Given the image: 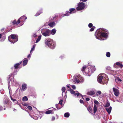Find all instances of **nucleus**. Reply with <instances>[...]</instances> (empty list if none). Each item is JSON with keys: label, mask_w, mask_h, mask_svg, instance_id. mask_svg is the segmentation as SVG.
Returning <instances> with one entry per match:
<instances>
[{"label": "nucleus", "mask_w": 123, "mask_h": 123, "mask_svg": "<svg viewBox=\"0 0 123 123\" xmlns=\"http://www.w3.org/2000/svg\"><path fill=\"white\" fill-rule=\"evenodd\" d=\"M72 88L74 89H75L76 88L75 86L74 85H72Z\"/></svg>", "instance_id": "obj_42"}, {"label": "nucleus", "mask_w": 123, "mask_h": 123, "mask_svg": "<svg viewBox=\"0 0 123 123\" xmlns=\"http://www.w3.org/2000/svg\"><path fill=\"white\" fill-rule=\"evenodd\" d=\"M66 89L65 87H63L62 89V95H63V93L64 92H65V90Z\"/></svg>", "instance_id": "obj_29"}, {"label": "nucleus", "mask_w": 123, "mask_h": 123, "mask_svg": "<svg viewBox=\"0 0 123 123\" xmlns=\"http://www.w3.org/2000/svg\"><path fill=\"white\" fill-rule=\"evenodd\" d=\"M53 110L54 111H55L56 110V109L55 108H53Z\"/></svg>", "instance_id": "obj_57"}, {"label": "nucleus", "mask_w": 123, "mask_h": 123, "mask_svg": "<svg viewBox=\"0 0 123 123\" xmlns=\"http://www.w3.org/2000/svg\"><path fill=\"white\" fill-rule=\"evenodd\" d=\"M101 94V92L100 91H97L96 93V95L98 97H100V96Z\"/></svg>", "instance_id": "obj_15"}, {"label": "nucleus", "mask_w": 123, "mask_h": 123, "mask_svg": "<svg viewBox=\"0 0 123 123\" xmlns=\"http://www.w3.org/2000/svg\"><path fill=\"white\" fill-rule=\"evenodd\" d=\"M90 68L91 71H89V69L88 68H86L85 66H84L81 68V71H84V72H83L84 74L87 76H90L92 74L93 72L96 70L95 67L94 66H90Z\"/></svg>", "instance_id": "obj_2"}, {"label": "nucleus", "mask_w": 123, "mask_h": 123, "mask_svg": "<svg viewBox=\"0 0 123 123\" xmlns=\"http://www.w3.org/2000/svg\"><path fill=\"white\" fill-rule=\"evenodd\" d=\"M88 109V111L90 112H92V109L91 108H90V107Z\"/></svg>", "instance_id": "obj_43"}, {"label": "nucleus", "mask_w": 123, "mask_h": 123, "mask_svg": "<svg viewBox=\"0 0 123 123\" xmlns=\"http://www.w3.org/2000/svg\"><path fill=\"white\" fill-rule=\"evenodd\" d=\"M52 111V110H49L45 112V113L46 114H49L50 113H53Z\"/></svg>", "instance_id": "obj_28"}, {"label": "nucleus", "mask_w": 123, "mask_h": 123, "mask_svg": "<svg viewBox=\"0 0 123 123\" xmlns=\"http://www.w3.org/2000/svg\"><path fill=\"white\" fill-rule=\"evenodd\" d=\"M36 45H33V47L31 48L30 51V53H32L35 49Z\"/></svg>", "instance_id": "obj_23"}, {"label": "nucleus", "mask_w": 123, "mask_h": 123, "mask_svg": "<svg viewBox=\"0 0 123 123\" xmlns=\"http://www.w3.org/2000/svg\"><path fill=\"white\" fill-rule=\"evenodd\" d=\"M56 30L55 29H52L51 31H50V33L52 35H54L56 33Z\"/></svg>", "instance_id": "obj_16"}, {"label": "nucleus", "mask_w": 123, "mask_h": 123, "mask_svg": "<svg viewBox=\"0 0 123 123\" xmlns=\"http://www.w3.org/2000/svg\"><path fill=\"white\" fill-rule=\"evenodd\" d=\"M108 34V32L107 30L103 29H100L96 31L95 35L97 39L103 40L107 38Z\"/></svg>", "instance_id": "obj_1"}, {"label": "nucleus", "mask_w": 123, "mask_h": 123, "mask_svg": "<svg viewBox=\"0 0 123 123\" xmlns=\"http://www.w3.org/2000/svg\"><path fill=\"white\" fill-rule=\"evenodd\" d=\"M105 109L108 114H110L111 110V106H110L109 108H106Z\"/></svg>", "instance_id": "obj_13"}, {"label": "nucleus", "mask_w": 123, "mask_h": 123, "mask_svg": "<svg viewBox=\"0 0 123 123\" xmlns=\"http://www.w3.org/2000/svg\"><path fill=\"white\" fill-rule=\"evenodd\" d=\"M11 100H12L14 102H15V101H17L16 99L13 98L11 97Z\"/></svg>", "instance_id": "obj_34"}, {"label": "nucleus", "mask_w": 123, "mask_h": 123, "mask_svg": "<svg viewBox=\"0 0 123 123\" xmlns=\"http://www.w3.org/2000/svg\"><path fill=\"white\" fill-rule=\"evenodd\" d=\"M42 13L41 12H37L36 15H35V16H37L39 15L41 13Z\"/></svg>", "instance_id": "obj_33"}, {"label": "nucleus", "mask_w": 123, "mask_h": 123, "mask_svg": "<svg viewBox=\"0 0 123 123\" xmlns=\"http://www.w3.org/2000/svg\"><path fill=\"white\" fill-rule=\"evenodd\" d=\"M80 102L81 103H83V100H82L81 99H80Z\"/></svg>", "instance_id": "obj_48"}, {"label": "nucleus", "mask_w": 123, "mask_h": 123, "mask_svg": "<svg viewBox=\"0 0 123 123\" xmlns=\"http://www.w3.org/2000/svg\"><path fill=\"white\" fill-rule=\"evenodd\" d=\"M15 104H18V105H19V104H18V102H17V101H16V102L15 103Z\"/></svg>", "instance_id": "obj_53"}, {"label": "nucleus", "mask_w": 123, "mask_h": 123, "mask_svg": "<svg viewBox=\"0 0 123 123\" xmlns=\"http://www.w3.org/2000/svg\"><path fill=\"white\" fill-rule=\"evenodd\" d=\"M28 62V60H24L23 62V66H25L26 65Z\"/></svg>", "instance_id": "obj_20"}, {"label": "nucleus", "mask_w": 123, "mask_h": 123, "mask_svg": "<svg viewBox=\"0 0 123 123\" xmlns=\"http://www.w3.org/2000/svg\"><path fill=\"white\" fill-rule=\"evenodd\" d=\"M27 88V85L25 84H24L22 85V88L21 89L22 91H24L26 90Z\"/></svg>", "instance_id": "obj_12"}, {"label": "nucleus", "mask_w": 123, "mask_h": 123, "mask_svg": "<svg viewBox=\"0 0 123 123\" xmlns=\"http://www.w3.org/2000/svg\"><path fill=\"white\" fill-rule=\"evenodd\" d=\"M23 19V20L24 19H25V18H22L21 19Z\"/></svg>", "instance_id": "obj_55"}, {"label": "nucleus", "mask_w": 123, "mask_h": 123, "mask_svg": "<svg viewBox=\"0 0 123 123\" xmlns=\"http://www.w3.org/2000/svg\"><path fill=\"white\" fill-rule=\"evenodd\" d=\"M70 114L68 112H66L64 114V116L66 117H69Z\"/></svg>", "instance_id": "obj_27"}, {"label": "nucleus", "mask_w": 123, "mask_h": 123, "mask_svg": "<svg viewBox=\"0 0 123 123\" xmlns=\"http://www.w3.org/2000/svg\"><path fill=\"white\" fill-rule=\"evenodd\" d=\"M10 37H8V40L11 43H14L18 40V37L17 35L12 34L10 35Z\"/></svg>", "instance_id": "obj_5"}, {"label": "nucleus", "mask_w": 123, "mask_h": 123, "mask_svg": "<svg viewBox=\"0 0 123 123\" xmlns=\"http://www.w3.org/2000/svg\"><path fill=\"white\" fill-rule=\"evenodd\" d=\"M41 36L40 35L39 36L37 39L36 40V43H37V42H38L41 39Z\"/></svg>", "instance_id": "obj_25"}, {"label": "nucleus", "mask_w": 123, "mask_h": 123, "mask_svg": "<svg viewBox=\"0 0 123 123\" xmlns=\"http://www.w3.org/2000/svg\"><path fill=\"white\" fill-rule=\"evenodd\" d=\"M75 9L74 8H71L69 9L70 12H68L66 14H65L63 15L62 16H68L69 15V14H71L72 13H74L75 12Z\"/></svg>", "instance_id": "obj_9"}, {"label": "nucleus", "mask_w": 123, "mask_h": 123, "mask_svg": "<svg viewBox=\"0 0 123 123\" xmlns=\"http://www.w3.org/2000/svg\"><path fill=\"white\" fill-rule=\"evenodd\" d=\"M93 25L92 23H90L88 25V26L89 27L91 28L92 27Z\"/></svg>", "instance_id": "obj_36"}, {"label": "nucleus", "mask_w": 123, "mask_h": 123, "mask_svg": "<svg viewBox=\"0 0 123 123\" xmlns=\"http://www.w3.org/2000/svg\"><path fill=\"white\" fill-rule=\"evenodd\" d=\"M94 94V92L93 91H90L87 93V94L88 95H92Z\"/></svg>", "instance_id": "obj_24"}, {"label": "nucleus", "mask_w": 123, "mask_h": 123, "mask_svg": "<svg viewBox=\"0 0 123 123\" xmlns=\"http://www.w3.org/2000/svg\"><path fill=\"white\" fill-rule=\"evenodd\" d=\"M113 90L115 95L116 96H118L119 94V90L115 88L114 87L113 88Z\"/></svg>", "instance_id": "obj_10"}, {"label": "nucleus", "mask_w": 123, "mask_h": 123, "mask_svg": "<svg viewBox=\"0 0 123 123\" xmlns=\"http://www.w3.org/2000/svg\"><path fill=\"white\" fill-rule=\"evenodd\" d=\"M55 24L54 22L50 23L48 24V25L51 27H52L55 25Z\"/></svg>", "instance_id": "obj_18"}, {"label": "nucleus", "mask_w": 123, "mask_h": 123, "mask_svg": "<svg viewBox=\"0 0 123 123\" xmlns=\"http://www.w3.org/2000/svg\"><path fill=\"white\" fill-rule=\"evenodd\" d=\"M33 36L35 37H36L37 36V35L36 33H35L33 35Z\"/></svg>", "instance_id": "obj_51"}, {"label": "nucleus", "mask_w": 123, "mask_h": 123, "mask_svg": "<svg viewBox=\"0 0 123 123\" xmlns=\"http://www.w3.org/2000/svg\"><path fill=\"white\" fill-rule=\"evenodd\" d=\"M56 116H57V118L58 119V116L57 115H56Z\"/></svg>", "instance_id": "obj_58"}, {"label": "nucleus", "mask_w": 123, "mask_h": 123, "mask_svg": "<svg viewBox=\"0 0 123 123\" xmlns=\"http://www.w3.org/2000/svg\"><path fill=\"white\" fill-rule=\"evenodd\" d=\"M12 23L13 24H16L17 23V22L15 20H14L12 22Z\"/></svg>", "instance_id": "obj_40"}, {"label": "nucleus", "mask_w": 123, "mask_h": 123, "mask_svg": "<svg viewBox=\"0 0 123 123\" xmlns=\"http://www.w3.org/2000/svg\"><path fill=\"white\" fill-rule=\"evenodd\" d=\"M22 105L24 106H28L27 104L25 103H23Z\"/></svg>", "instance_id": "obj_39"}, {"label": "nucleus", "mask_w": 123, "mask_h": 123, "mask_svg": "<svg viewBox=\"0 0 123 123\" xmlns=\"http://www.w3.org/2000/svg\"><path fill=\"white\" fill-rule=\"evenodd\" d=\"M94 27H92L90 29V31H93L94 30Z\"/></svg>", "instance_id": "obj_38"}, {"label": "nucleus", "mask_w": 123, "mask_h": 123, "mask_svg": "<svg viewBox=\"0 0 123 123\" xmlns=\"http://www.w3.org/2000/svg\"><path fill=\"white\" fill-rule=\"evenodd\" d=\"M110 106V103L108 102H107L106 105H105V106L106 107H108Z\"/></svg>", "instance_id": "obj_31"}, {"label": "nucleus", "mask_w": 123, "mask_h": 123, "mask_svg": "<svg viewBox=\"0 0 123 123\" xmlns=\"http://www.w3.org/2000/svg\"><path fill=\"white\" fill-rule=\"evenodd\" d=\"M21 62H20L19 63H18L14 65V67L15 68H18L19 65L21 64Z\"/></svg>", "instance_id": "obj_22"}, {"label": "nucleus", "mask_w": 123, "mask_h": 123, "mask_svg": "<svg viewBox=\"0 0 123 123\" xmlns=\"http://www.w3.org/2000/svg\"><path fill=\"white\" fill-rule=\"evenodd\" d=\"M90 100V99L88 98H86V100L87 101H88Z\"/></svg>", "instance_id": "obj_49"}, {"label": "nucleus", "mask_w": 123, "mask_h": 123, "mask_svg": "<svg viewBox=\"0 0 123 123\" xmlns=\"http://www.w3.org/2000/svg\"><path fill=\"white\" fill-rule=\"evenodd\" d=\"M4 109L5 110V108H4Z\"/></svg>", "instance_id": "obj_59"}, {"label": "nucleus", "mask_w": 123, "mask_h": 123, "mask_svg": "<svg viewBox=\"0 0 123 123\" xmlns=\"http://www.w3.org/2000/svg\"><path fill=\"white\" fill-rule=\"evenodd\" d=\"M94 103L96 105H98L99 104L98 102L96 100H95L94 101Z\"/></svg>", "instance_id": "obj_37"}, {"label": "nucleus", "mask_w": 123, "mask_h": 123, "mask_svg": "<svg viewBox=\"0 0 123 123\" xmlns=\"http://www.w3.org/2000/svg\"><path fill=\"white\" fill-rule=\"evenodd\" d=\"M87 0H80V1H83V2H86V1Z\"/></svg>", "instance_id": "obj_52"}, {"label": "nucleus", "mask_w": 123, "mask_h": 123, "mask_svg": "<svg viewBox=\"0 0 123 123\" xmlns=\"http://www.w3.org/2000/svg\"><path fill=\"white\" fill-rule=\"evenodd\" d=\"M97 110V107L96 105H94L93 107L94 113H95Z\"/></svg>", "instance_id": "obj_19"}, {"label": "nucleus", "mask_w": 123, "mask_h": 123, "mask_svg": "<svg viewBox=\"0 0 123 123\" xmlns=\"http://www.w3.org/2000/svg\"><path fill=\"white\" fill-rule=\"evenodd\" d=\"M55 117L54 116H53L51 120L53 121L55 120Z\"/></svg>", "instance_id": "obj_45"}, {"label": "nucleus", "mask_w": 123, "mask_h": 123, "mask_svg": "<svg viewBox=\"0 0 123 123\" xmlns=\"http://www.w3.org/2000/svg\"><path fill=\"white\" fill-rule=\"evenodd\" d=\"M45 44L49 48L53 49L55 46V43L52 39H48L45 40Z\"/></svg>", "instance_id": "obj_4"}, {"label": "nucleus", "mask_w": 123, "mask_h": 123, "mask_svg": "<svg viewBox=\"0 0 123 123\" xmlns=\"http://www.w3.org/2000/svg\"><path fill=\"white\" fill-rule=\"evenodd\" d=\"M106 55L107 57H109L110 56V54L109 52H108L106 53Z\"/></svg>", "instance_id": "obj_32"}, {"label": "nucleus", "mask_w": 123, "mask_h": 123, "mask_svg": "<svg viewBox=\"0 0 123 123\" xmlns=\"http://www.w3.org/2000/svg\"><path fill=\"white\" fill-rule=\"evenodd\" d=\"M27 108L30 110H31L32 109V107L31 106H28L27 107Z\"/></svg>", "instance_id": "obj_41"}, {"label": "nucleus", "mask_w": 123, "mask_h": 123, "mask_svg": "<svg viewBox=\"0 0 123 123\" xmlns=\"http://www.w3.org/2000/svg\"><path fill=\"white\" fill-rule=\"evenodd\" d=\"M106 69L107 70H111V68L109 66H107L106 68Z\"/></svg>", "instance_id": "obj_35"}, {"label": "nucleus", "mask_w": 123, "mask_h": 123, "mask_svg": "<svg viewBox=\"0 0 123 123\" xmlns=\"http://www.w3.org/2000/svg\"><path fill=\"white\" fill-rule=\"evenodd\" d=\"M2 36V35L1 34H0V39L1 38V37Z\"/></svg>", "instance_id": "obj_56"}, {"label": "nucleus", "mask_w": 123, "mask_h": 123, "mask_svg": "<svg viewBox=\"0 0 123 123\" xmlns=\"http://www.w3.org/2000/svg\"><path fill=\"white\" fill-rule=\"evenodd\" d=\"M83 81V78L79 74H78L75 75V83H81Z\"/></svg>", "instance_id": "obj_6"}, {"label": "nucleus", "mask_w": 123, "mask_h": 123, "mask_svg": "<svg viewBox=\"0 0 123 123\" xmlns=\"http://www.w3.org/2000/svg\"><path fill=\"white\" fill-rule=\"evenodd\" d=\"M97 80L99 83H102L103 82H104V84H105L108 82V78L105 74H101L98 75L97 78Z\"/></svg>", "instance_id": "obj_3"}, {"label": "nucleus", "mask_w": 123, "mask_h": 123, "mask_svg": "<svg viewBox=\"0 0 123 123\" xmlns=\"http://www.w3.org/2000/svg\"><path fill=\"white\" fill-rule=\"evenodd\" d=\"M14 110H16V109H14Z\"/></svg>", "instance_id": "obj_61"}, {"label": "nucleus", "mask_w": 123, "mask_h": 123, "mask_svg": "<svg viewBox=\"0 0 123 123\" xmlns=\"http://www.w3.org/2000/svg\"><path fill=\"white\" fill-rule=\"evenodd\" d=\"M50 30L47 29H42L41 33L44 36H48L50 35Z\"/></svg>", "instance_id": "obj_7"}, {"label": "nucleus", "mask_w": 123, "mask_h": 123, "mask_svg": "<svg viewBox=\"0 0 123 123\" xmlns=\"http://www.w3.org/2000/svg\"><path fill=\"white\" fill-rule=\"evenodd\" d=\"M77 93H76V95L77 96V97H80L81 96L82 97V98H83V97L82 96V95L80 94L78 92H77Z\"/></svg>", "instance_id": "obj_26"}, {"label": "nucleus", "mask_w": 123, "mask_h": 123, "mask_svg": "<svg viewBox=\"0 0 123 123\" xmlns=\"http://www.w3.org/2000/svg\"><path fill=\"white\" fill-rule=\"evenodd\" d=\"M57 104H56V107L58 109H59L60 108H58L57 107Z\"/></svg>", "instance_id": "obj_54"}, {"label": "nucleus", "mask_w": 123, "mask_h": 123, "mask_svg": "<svg viewBox=\"0 0 123 123\" xmlns=\"http://www.w3.org/2000/svg\"><path fill=\"white\" fill-rule=\"evenodd\" d=\"M63 101L62 100H61L59 101V103L61 104V105H62V103Z\"/></svg>", "instance_id": "obj_46"}, {"label": "nucleus", "mask_w": 123, "mask_h": 123, "mask_svg": "<svg viewBox=\"0 0 123 123\" xmlns=\"http://www.w3.org/2000/svg\"><path fill=\"white\" fill-rule=\"evenodd\" d=\"M70 92L71 94H74L75 95H76V94L75 93V92L72 89H70Z\"/></svg>", "instance_id": "obj_30"}, {"label": "nucleus", "mask_w": 123, "mask_h": 123, "mask_svg": "<svg viewBox=\"0 0 123 123\" xmlns=\"http://www.w3.org/2000/svg\"><path fill=\"white\" fill-rule=\"evenodd\" d=\"M31 55V54H29L28 56L27 57L29 58V57H30Z\"/></svg>", "instance_id": "obj_50"}, {"label": "nucleus", "mask_w": 123, "mask_h": 123, "mask_svg": "<svg viewBox=\"0 0 123 123\" xmlns=\"http://www.w3.org/2000/svg\"><path fill=\"white\" fill-rule=\"evenodd\" d=\"M3 110V108L1 106H0V111L2 110Z\"/></svg>", "instance_id": "obj_47"}, {"label": "nucleus", "mask_w": 123, "mask_h": 123, "mask_svg": "<svg viewBox=\"0 0 123 123\" xmlns=\"http://www.w3.org/2000/svg\"><path fill=\"white\" fill-rule=\"evenodd\" d=\"M67 87L68 88V89L67 88V89L68 90H70V89L69 85H67Z\"/></svg>", "instance_id": "obj_44"}, {"label": "nucleus", "mask_w": 123, "mask_h": 123, "mask_svg": "<svg viewBox=\"0 0 123 123\" xmlns=\"http://www.w3.org/2000/svg\"><path fill=\"white\" fill-rule=\"evenodd\" d=\"M28 100V98L26 96L22 98V100L24 101H27Z\"/></svg>", "instance_id": "obj_21"}, {"label": "nucleus", "mask_w": 123, "mask_h": 123, "mask_svg": "<svg viewBox=\"0 0 123 123\" xmlns=\"http://www.w3.org/2000/svg\"><path fill=\"white\" fill-rule=\"evenodd\" d=\"M85 5L84 3L83 2L79 3L78 4V6L77 8L78 10H80L84 8Z\"/></svg>", "instance_id": "obj_8"}, {"label": "nucleus", "mask_w": 123, "mask_h": 123, "mask_svg": "<svg viewBox=\"0 0 123 123\" xmlns=\"http://www.w3.org/2000/svg\"><path fill=\"white\" fill-rule=\"evenodd\" d=\"M116 81L117 83H120L122 81L118 77H116L115 78Z\"/></svg>", "instance_id": "obj_14"}, {"label": "nucleus", "mask_w": 123, "mask_h": 123, "mask_svg": "<svg viewBox=\"0 0 123 123\" xmlns=\"http://www.w3.org/2000/svg\"><path fill=\"white\" fill-rule=\"evenodd\" d=\"M25 18V20L27 18L26 16H22L20 18H19V19L17 21V23L18 24H19L20 22V19H21L22 18Z\"/></svg>", "instance_id": "obj_17"}, {"label": "nucleus", "mask_w": 123, "mask_h": 123, "mask_svg": "<svg viewBox=\"0 0 123 123\" xmlns=\"http://www.w3.org/2000/svg\"><path fill=\"white\" fill-rule=\"evenodd\" d=\"M116 65L117 66L120 68H121L123 67V65L119 62H117L115 63L114 65V67L117 68Z\"/></svg>", "instance_id": "obj_11"}, {"label": "nucleus", "mask_w": 123, "mask_h": 123, "mask_svg": "<svg viewBox=\"0 0 123 123\" xmlns=\"http://www.w3.org/2000/svg\"><path fill=\"white\" fill-rule=\"evenodd\" d=\"M8 86H9V84H8Z\"/></svg>", "instance_id": "obj_60"}]
</instances>
